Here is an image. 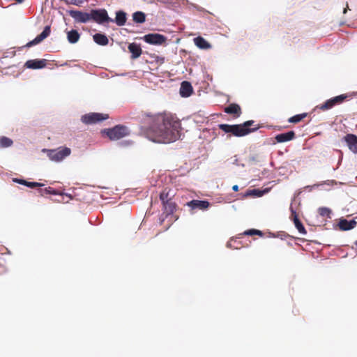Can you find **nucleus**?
Returning <instances> with one entry per match:
<instances>
[{
    "label": "nucleus",
    "instance_id": "obj_1",
    "mask_svg": "<svg viewBox=\"0 0 357 357\" xmlns=\"http://www.w3.org/2000/svg\"><path fill=\"white\" fill-rule=\"evenodd\" d=\"M180 123L171 114H146L142 128L147 139L155 143L169 144L178 136Z\"/></svg>",
    "mask_w": 357,
    "mask_h": 357
},
{
    "label": "nucleus",
    "instance_id": "obj_2",
    "mask_svg": "<svg viewBox=\"0 0 357 357\" xmlns=\"http://www.w3.org/2000/svg\"><path fill=\"white\" fill-rule=\"evenodd\" d=\"M253 123L254 121L249 120L242 124L229 125L222 123L219 124L218 127L225 133H230L235 137H240L247 135L249 133L258 129V128H250V126H251Z\"/></svg>",
    "mask_w": 357,
    "mask_h": 357
},
{
    "label": "nucleus",
    "instance_id": "obj_3",
    "mask_svg": "<svg viewBox=\"0 0 357 357\" xmlns=\"http://www.w3.org/2000/svg\"><path fill=\"white\" fill-rule=\"evenodd\" d=\"M43 152L46 153L50 160L54 162H60L65 158L70 155L71 150L70 148L63 147L58 149H43Z\"/></svg>",
    "mask_w": 357,
    "mask_h": 357
},
{
    "label": "nucleus",
    "instance_id": "obj_4",
    "mask_svg": "<svg viewBox=\"0 0 357 357\" xmlns=\"http://www.w3.org/2000/svg\"><path fill=\"white\" fill-rule=\"evenodd\" d=\"M102 132L105 134L110 139H119L128 134L127 127L117 125L112 128L104 129Z\"/></svg>",
    "mask_w": 357,
    "mask_h": 357
},
{
    "label": "nucleus",
    "instance_id": "obj_5",
    "mask_svg": "<svg viewBox=\"0 0 357 357\" xmlns=\"http://www.w3.org/2000/svg\"><path fill=\"white\" fill-rule=\"evenodd\" d=\"M108 118V114L91 112L82 115L81 117V121L86 125H92L106 120Z\"/></svg>",
    "mask_w": 357,
    "mask_h": 357
},
{
    "label": "nucleus",
    "instance_id": "obj_6",
    "mask_svg": "<svg viewBox=\"0 0 357 357\" xmlns=\"http://www.w3.org/2000/svg\"><path fill=\"white\" fill-rule=\"evenodd\" d=\"M347 97L348 96L347 94H341L333 97L325 101L323 104L317 106V107L322 111L331 109L335 106L342 104Z\"/></svg>",
    "mask_w": 357,
    "mask_h": 357
},
{
    "label": "nucleus",
    "instance_id": "obj_7",
    "mask_svg": "<svg viewBox=\"0 0 357 357\" xmlns=\"http://www.w3.org/2000/svg\"><path fill=\"white\" fill-rule=\"evenodd\" d=\"M89 15L90 20H94L99 24L109 22V17L105 9H92Z\"/></svg>",
    "mask_w": 357,
    "mask_h": 357
},
{
    "label": "nucleus",
    "instance_id": "obj_8",
    "mask_svg": "<svg viewBox=\"0 0 357 357\" xmlns=\"http://www.w3.org/2000/svg\"><path fill=\"white\" fill-rule=\"evenodd\" d=\"M142 39L146 43L153 45H161L166 42L167 38L160 33H152L144 35Z\"/></svg>",
    "mask_w": 357,
    "mask_h": 357
},
{
    "label": "nucleus",
    "instance_id": "obj_9",
    "mask_svg": "<svg viewBox=\"0 0 357 357\" xmlns=\"http://www.w3.org/2000/svg\"><path fill=\"white\" fill-rule=\"evenodd\" d=\"M70 16L74 19L76 22L86 23L90 20L89 13L77 10H68Z\"/></svg>",
    "mask_w": 357,
    "mask_h": 357
},
{
    "label": "nucleus",
    "instance_id": "obj_10",
    "mask_svg": "<svg viewBox=\"0 0 357 357\" xmlns=\"http://www.w3.org/2000/svg\"><path fill=\"white\" fill-rule=\"evenodd\" d=\"M51 33V26L50 25H47L45 26L43 31L38 35L33 40L29 41L26 43V47H30L33 45L39 44L46 38H47Z\"/></svg>",
    "mask_w": 357,
    "mask_h": 357
},
{
    "label": "nucleus",
    "instance_id": "obj_11",
    "mask_svg": "<svg viewBox=\"0 0 357 357\" xmlns=\"http://www.w3.org/2000/svg\"><path fill=\"white\" fill-rule=\"evenodd\" d=\"M357 224V217L348 220L346 218H341L338 222V227L342 231H349L354 229Z\"/></svg>",
    "mask_w": 357,
    "mask_h": 357
},
{
    "label": "nucleus",
    "instance_id": "obj_12",
    "mask_svg": "<svg viewBox=\"0 0 357 357\" xmlns=\"http://www.w3.org/2000/svg\"><path fill=\"white\" fill-rule=\"evenodd\" d=\"M344 140L347 143L349 149L354 154H357V136L349 133L344 137Z\"/></svg>",
    "mask_w": 357,
    "mask_h": 357
},
{
    "label": "nucleus",
    "instance_id": "obj_13",
    "mask_svg": "<svg viewBox=\"0 0 357 357\" xmlns=\"http://www.w3.org/2000/svg\"><path fill=\"white\" fill-rule=\"evenodd\" d=\"M186 205L192 210L199 209L204 211L208 208L210 204L207 200L193 199L188 202Z\"/></svg>",
    "mask_w": 357,
    "mask_h": 357
},
{
    "label": "nucleus",
    "instance_id": "obj_14",
    "mask_svg": "<svg viewBox=\"0 0 357 357\" xmlns=\"http://www.w3.org/2000/svg\"><path fill=\"white\" fill-rule=\"evenodd\" d=\"M115 14L114 19L109 17V22H114L119 26L125 25L127 20V13L122 10H119L116 11Z\"/></svg>",
    "mask_w": 357,
    "mask_h": 357
},
{
    "label": "nucleus",
    "instance_id": "obj_15",
    "mask_svg": "<svg viewBox=\"0 0 357 357\" xmlns=\"http://www.w3.org/2000/svg\"><path fill=\"white\" fill-rule=\"evenodd\" d=\"M46 66L45 59H30L26 61L24 66L29 69H42Z\"/></svg>",
    "mask_w": 357,
    "mask_h": 357
},
{
    "label": "nucleus",
    "instance_id": "obj_16",
    "mask_svg": "<svg viewBox=\"0 0 357 357\" xmlns=\"http://www.w3.org/2000/svg\"><path fill=\"white\" fill-rule=\"evenodd\" d=\"M296 137L295 132L289 130L286 132L280 133L275 135V139L277 143H284L293 140Z\"/></svg>",
    "mask_w": 357,
    "mask_h": 357
},
{
    "label": "nucleus",
    "instance_id": "obj_17",
    "mask_svg": "<svg viewBox=\"0 0 357 357\" xmlns=\"http://www.w3.org/2000/svg\"><path fill=\"white\" fill-rule=\"evenodd\" d=\"M291 212L294 216L293 220L296 228L298 229V232L303 235H305L307 234L306 229L303 226V223L301 222L298 215L296 214V210L294 209L292 206L290 207Z\"/></svg>",
    "mask_w": 357,
    "mask_h": 357
},
{
    "label": "nucleus",
    "instance_id": "obj_18",
    "mask_svg": "<svg viewBox=\"0 0 357 357\" xmlns=\"http://www.w3.org/2000/svg\"><path fill=\"white\" fill-rule=\"evenodd\" d=\"M193 89L191 84L188 81H183L180 87L179 93L181 97L188 98L192 93Z\"/></svg>",
    "mask_w": 357,
    "mask_h": 357
},
{
    "label": "nucleus",
    "instance_id": "obj_19",
    "mask_svg": "<svg viewBox=\"0 0 357 357\" xmlns=\"http://www.w3.org/2000/svg\"><path fill=\"white\" fill-rule=\"evenodd\" d=\"M128 50L131 53V58L136 59L142 54V48L140 45L136 43H132L128 45Z\"/></svg>",
    "mask_w": 357,
    "mask_h": 357
},
{
    "label": "nucleus",
    "instance_id": "obj_20",
    "mask_svg": "<svg viewBox=\"0 0 357 357\" xmlns=\"http://www.w3.org/2000/svg\"><path fill=\"white\" fill-rule=\"evenodd\" d=\"M93 39L94 42L99 45L105 46L109 43L108 38L105 33H95L93 36Z\"/></svg>",
    "mask_w": 357,
    "mask_h": 357
},
{
    "label": "nucleus",
    "instance_id": "obj_21",
    "mask_svg": "<svg viewBox=\"0 0 357 357\" xmlns=\"http://www.w3.org/2000/svg\"><path fill=\"white\" fill-rule=\"evenodd\" d=\"M164 213L165 214V217H168L170 215L174 213V211L176 209V204L172 200L167 202L166 203L162 204Z\"/></svg>",
    "mask_w": 357,
    "mask_h": 357
},
{
    "label": "nucleus",
    "instance_id": "obj_22",
    "mask_svg": "<svg viewBox=\"0 0 357 357\" xmlns=\"http://www.w3.org/2000/svg\"><path fill=\"white\" fill-rule=\"evenodd\" d=\"M225 112L230 114H234L236 116H239L241 114V109L240 106L236 103H231L225 109Z\"/></svg>",
    "mask_w": 357,
    "mask_h": 357
},
{
    "label": "nucleus",
    "instance_id": "obj_23",
    "mask_svg": "<svg viewBox=\"0 0 357 357\" xmlns=\"http://www.w3.org/2000/svg\"><path fill=\"white\" fill-rule=\"evenodd\" d=\"M80 38V34L75 29H72L67 31V39L68 41L71 44H75L78 42Z\"/></svg>",
    "mask_w": 357,
    "mask_h": 357
},
{
    "label": "nucleus",
    "instance_id": "obj_24",
    "mask_svg": "<svg viewBox=\"0 0 357 357\" xmlns=\"http://www.w3.org/2000/svg\"><path fill=\"white\" fill-rule=\"evenodd\" d=\"M194 42L195 45L202 50H206L211 47L209 43L202 36L195 38Z\"/></svg>",
    "mask_w": 357,
    "mask_h": 357
},
{
    "label": "nucleus",
    "instance_id": "obj_25",
    "mask_svg": "<svg viewBox=\"0 0 357 357\" xmlns=\"http://www.w3.org/2000/svg\"><path fill=\"white\" fill-rule=\"evenodd\" d=\"M268 189L266 188L264 190H260V189H253V190H247L245 194V197H248V196H255V197H260L261 196H263L264 194H266V192H268Z\"/></svg>",
    "mask_w": 357,
    "mask_h": 357
},
{
    "label": "nucleus",
    "instance_id": "obj_26",
    "mask_svg": "<svg viewBox=\"0 0 357 357\" xmlns=\"http://www.w3.org/2000/svg\"><path fill=\"white\" fill-rule=\"evenodd\" d=\"M132 20L135 23L142 24L146 20V15L142 11H136L132 14Z\"/></svg>",
    "mask_w": 357,
    "mask_h": 357
},
{
    "label": "nucleus",
    "instance_id": "obj_27",
    "mask_svg": "<svg viewBox=\"0 0 357 357\" xmlns=\"http://www.w3.org/2000/svg\"><path fill=\"white\" fill-rule=\"evenodd\" d=\"M337 183V182L335 180H327L321 183H316L312 185H307V186H306V188H309L310 190H312L313 188H318L319 186H321V185L332 186L333 185H336Z\"/></svg>",
    "mask_w": 357,
    "mask_h": 357
},
{
    "label": "nucleus",
    "instance_id": "obj_28",
    "mask_svg": "<svg viewBox=\"0 0 357 357\" xmlns=\"http://www.w3.org/2000/svg\"><path fill=\"white\" fill-rule=\"evenodd\" d=\"M306 116H307V113H302V114H296V115L290 117L288 119V122L289 123H298L301 121H302Z\"/></svg>",
    "mask_w": 357,
    "mask_h": 357
},
{
    "label": "nucleus",
    "instance_id": "obj_29",
    "mask_svg": "<svg viewBox=\"0 0 357 357\" xmlns=\"http://www.w3.org/2000/svg\"><path fill=\"white\" fill-rule=\"evenodd\" d=\"M13 142L11 139L7 137H0V147L1 148H8L12 146Z\"/></svg>",
    "mask_w": 357,
    "mask_h": 357
},
{
    "label": "nucleus",
    "instance_id": "obj_30",
    "mask_svg": "<svg viewBox=\"0 0 357 357\" xmlns=\"http://www.w3.org/2000/svg\"><path fill=\"white\" fill-rule=\"evenodd\" d=\"M319 213L322 217H326L328 218H331L332 211L329 208L327 207H320L318 209Z\"/></svg>",
    "mask_w": 357,
    "mask_h": 357
},
{
    "label": "nucleus",
    "instance_id": "obj_31",
    "mask_svg": "<svg viewBox=\"0 0 357 357\" xmlns=\"http://www.w3.org/2000/svg\"><path fill=\"white\" fill-rule=\"evenodd\" d=\"M243 234L248 236L257 235L259 236H262L264 235L263 232L261 230H258L256 229H248L244 231Z\"/></svg>",
    "mask_w": 357,
    "mask_h": 357
},
{
    "label": "nucleus",
    "instance_id": "obj_32",
    "mask_svg": "<svg viewBox=\"0 0 357 357\" xmlns=\"http://www.w3.org/2000/svg\"><path fill=\"white\" fill-rule=\"evenodd\" d=\"M169 192H166L165 190L162 191L160 194V199L162 202V204L166 203L167 202L171 201V198H169Z\"/></svg>",
    "mask_w": 357,
    "mask_h": 357
},
{
    "label": "nucleus",
    "instance_id": "obj_33",
    "mask_svg": "<svg viewBox=\"0 0 357 357\" xmlns=\"http://www.w3.org/2000/svg\"><path fill=\"white\" fill-rule=\"evenodd\" d=\"M24 186H26V187H28L29 188L33 189V188H35L36 187H43V186H44V184L41 183H38V182H35V181H26Z\"/></svg>",
    "mask_w": 357,
    "mask_h": 357
},
{
    "label": "nucleus",
    "instance_id": "obj_34",
    "mask_svg": "<svg viewBox=\"0 0 357 357\" xmlns=\"http://www.w3.org/2000/svg\"><path fill=\"white\" fill-rule=\"evenodd\" d=\"M50 188H51V187H47L44 189L40 188L38 190V192L40 193V195L41 196L50 195Z\"/></svg>",
    "mask_w": 357,
    "mask_h": 357
},
{
    "label": "nucleus",
    "instance_id": "obj_35",
    "mask_svg": "<svg viewBox=\"0 0 357 357\" xmlns=\"http://www.w3.org/2000/svg\"><path fill=\"white\" fill-rule=\"evenodd\" d=\"M67 3L73 4L75 6H80L83 3V0H66Z\"/></svg>",
    "mask_w": 357,
    "mask_h": 357
},
{
    "label": "nucleus",
    "instance_id": "obj_36",
    "mask_svg": "<svg viewBox=\"0 0 357 357\" xmlns=\"http://www.w3.org/2000/svg\"><path fill=\"white\" fill-rule=\"evenodd\" d=\"M13 181L15 183H18V184L24 185L26 181L24 179H22V178H13Z\"/></svg>",
    "mask_w": 357,
    "mask_h": 357
},
{
    "label": "nucleus",
    "instance_id": "obj_37",
    "mask_svg": "<svg viewBox=\"0 0 357 357\" xmlns=\"http://www.w3.org/2000/svg\"><path fill=\"white\" fill-rule=\"evenodd\" d=\"M50 195H62L63 193H61L59 192H58L56 190L51 188H50Z\"/></svg>",
    "mask_w": 357,
    "mask_h": 357
},
{
    "label": "nucleus",
    "instance_id": "obj_38",
    "mask_svg": "<svg viewBox=\"0 0 357 357\" xmlns=\"http://www.w3.org/2000/svg\"><path fill=\"white\" fill-rule=\"evenodd\" d=\"M285 167H279L278 170H279V174H282L284 175L285 174Z\"/></svg>",
    "mask_w": 357,
    "mask_h": 357
},
{
    "label": "nucleus",
    "instance_id": "obj_39",
    "mask_svg": "<svg viewBox=\"0 0 357 357\" xmlns=\"http://www.w3.org/2000/svg\"><path fill=\"white\" fill-rule=\"evenodd\" d=\"M232 190L235 192H237L238 190V185H233L232 187Z\"/></svg>",
    "mask_w": 357,
    "mask_h": 357
},
{
    "label": "nucleus",
    "instance_id": "obj_40",
    "mask_svg": "<svg viewBox=\"0 0 357 357\" xmlns=\"http://www.w3.org/2000/svg\"><path fill=\"white\" fill-rule=\"evenodd\" d=\"M349 8L348 4H347V7L344 8L343 13L345 14L347 12V9Z\"/></svg>",
    "mask_w": 357,
    "mask_h": 357
},
{
    "label": "nucleus",
    "instance_id": "obj_41",
    "mask_svg": "<svg viewBox=\"0 0 357 357\" xmlns=\"http://www.w3.org/2000/svg\"><path fill=\"white\" fill-rule=\"evenodd\" d=\"M227 246L228 248H232V245H231V242H228V243H227Z\"/></svg>",
    "mask_w": 357,
    "mask_h": 357
},
{
    "label": "nucleus",
    "instance_id": "obj_42",
    "mask_svg": "<svg viewBox=\"0 0 357 357\" xmlns=\"http://www.w3.org/2000/svg\"><path fill=\"white\" fill-rule=\"evenodd\" d=\"M237 161H238V160H237V159H235V160H234V164H236V165H238L237 164Z\"/></svg>",
    "mask_w": 357,
    "mask_h": 357
}]
</instances>
